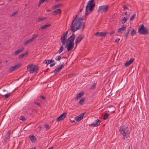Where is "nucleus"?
Masks as SVG:
<instances>
[{
	"label": "nucleus",
	"mask_w": 149,
	"mask_h": 149,
	"mask_svg": "<svg viewBox=\"0 0 149 149\" xmlns=\"http://www.w3.org/2000/svg\"><path fill=\"white\" fill-rule=\"evenodd\" d=\"M77 15L73 17L70 26V30L73 32L81 28L82 31L85 27V23L82 21L83 18L80 17L77 19Z\"/></svg>",
	"instance_id": "1"
},
{
	"label": "nucleus",
	"mask_w": 149,
	"mask_h": 149,
	"mask_svg": "<svg viewBox=\"0 0 149 149\" xmlns=\"http://www.w3.org/2000/svg\"><path fill=\"white\" fill-rule=\"evenodd\" d=\"M95 4L94 0H90L87 3V5L86 6L85 14L88 15L90 14L94 9Z\"/></svg>",
	"instance_id": "2"
},
{
	"label": "nucleus",
	"mask_w": 149,
	"mask_h": 149,
	"mask_svg": "<svg viewBox=\"0 0 149 149\" xmlns=\"http://www.w3.org/2000/svg\"><path fill=\"white\" fill-rule=\"evenodd\" d=\"M119 131L120 133L123 134V139L129 137L130 133L128 132V130L127 127L122 126L120 128Z\"/></svg>",
	"instance_id": "3"
},
{
	"label": "nucleus",
	"mask_w": 149,
	"mask_h": 149,
	"mask_svg": "<svg viewBox=\"0 0 149 149\" xmlns=\"http://www.w3.org/2000/svg\"><path fill=\"white\" fill-rule=\"evenodd\" d=\"M27 69L30 73H33L34 72H37L39 70L38 66L32 64L28 65L27 67Z\"/></svg>",
	"instance_id": "4"
},
{
	"label": "nucleus",
	"mask_w": 149,
	"mask_h": 149,
	"mask_svg": "<svg viewBox=\"0 0 149 149\" xmlns=\"http://www.w3.org/2000/svg\"><path fill=\"white\" fill-rule=\"evenodd\" d=\"M138 32L141 34L147 35L148 33L147 28L144 27L143 24L140 25L138 28Z\"/></svg>",
	"instance_id": "5"
},
{
	"label": "nucleus",
	"mask_w": 149,
	"mask_h": 149,
	"mask_svg": "<svg viewBox=\"0 0 149 149\" xmlns=\"http://www.w3.org/2000/svg\"><path fill=\"white\" fill-rule=\"evenodd\" d=\"M109 7V6L107 5L100 6L97 12L101 13L107 12L108 10Z\"/></svg>",
	"instance_id": "6"
},
{
	"label": "nucleus",
	"mask_w": 149,
	"mask_h": 149,
	"mask_svg": "<svg viewBox=\"0 0 149 149\" xmlns=\"http://www.w3.org/2000/svg\"><path fill=\"white\" fill-rule=\"evenodd\" d=\"M74 45V43L67 42L65 45V47L67 48V51L69 52L72 49Z\"/></svg>",
	"instance_id": "7"
},
{
	"label": "nucleus",
	"mask_w": 149,
	"mask_h": 149,
	"mask_svg": "<svg viewBox=\"0 0 149 149\" xmlns=\"http://www.w3.org/2000/svg\"><path fill=\"white\" fill-rule=\"evenodd\" d=\"M67 114L66 112H64L61 114L56 119L57 122H60L64 120L66 117Z\"/></svg>",
	"instance_id": "8"
},
{
	"label": "nucleus",
	"mask_w": 149,
	"mask_h": 149,
	"mask_svg": "<svg viewBox=\"0 0 149 149\" xmlns=\"http://www.w3.org/2000/svg\"><path fill=\"white\" fill-rule=\"evenodd\" d=\"M84 38V36L83 35H79L76 38L75 40V45L76 47L77 44L80 42L81 40Z\"/></svg>",
	"instance_id": "9"
},
{
	"label": "nucleus",
	"mask_w": 149,
	"mask_h": 149,
	"mask_svg": "<svg viewBox=\"0 0 149 149\" xmlns=\"http://www.w3.org/2000/svg\"><path fill=\"white\" fill-rule=\"evenodd\" d=\"M21 64L20 63H18L15 66H12L9 69V71L10 72H11L16 69H18L21 66Z\"/></svg>",
	"instance_id": "10"
},
{
	"label": "nucleus",
	"mask_w": 149,
	"mask_h": 149,
	"mask_svg": "<svg viewBox=\"0 0 149 149\" xmlns=\"http://www.w3.org/2000/svg\"><path fill=\"white\" fill-rule=\"evenodd\" d=\"M75 36V35L74 33L72 34V35L68 38V42L74 43V40Z\"/></svg>",
	"instance_id": "11"
},
{
	"label": "nucleus",
	"mask_w": 149,
	"mask_h": 149,
	"mask_svg": "<svg viewBox=\"0 0 149 149\" xmlns=\"http://www.w3.org/2000/svg\"><path fill=\"white\" fill-rule=\"evenodd\" d=\"M107 33H108L107 32H97L95 33V35L96 36L104 37Z\"/></svg>",
	"instance_id": "12"
},
{
	"label": "nucleus",
	"mask_w": 149,
	"mask_h": 149,
	"mask_svg": "<svg viewBox=\"0 0 149 149\" xmlns=\"http://www.w3.org/2000/svg\"><path fill=\"white\" fill-rule=\"evenodd\" d=\"M64 66V63L63 62L61 66L58 68H56L54 71L55 74H56L57 72H60Z\"/></svg>",
	"instance_id": "13"
},
{
	"label": "nucleus",
	"mask_w": 149,
	"mask_h": 149,
	"mask_svg": "<svg viewBox=\"0 0 149 149\" xmlns=\"http://www.w3.org/2000/svg\"><path fill=\"white\" fill-rule=\"evenodd\" d=\"M85 112L82 113L81 114L79 115L75 118V120L77 122L81 120L83 118L85 114Z\"/></svg>",
	"instance_id": "14"
},
{
	"label": "nucleus",
	"mask_w": 149,
	"mask_h": 149,
	"mask_svg": "<svg viewBox=\"0 0 149 149\" xmlns=\"http://www.w3.org/2000/svg\"><path fill=\"white\" fill-rule=\"evenodd\" d=\"M134 58H130L128 61L126 62L124 65L125 66L127 67L129 66L134 61Z\"/></svg>",
	"instance_id": "15"
},
{
	"label": "nucleus",
	"mask_w": 149,
	"mask_h": 149,
	"mask_svg": "<svg viewBox=\"0 0 149 149\" xmlns=\"http://www.w3.org/2000/svg\"><path fill=\"white\" fill-rule=\"evenodd\" d=\"M126 28V26L125 25H122L121 28L119 29L118 31V32L119 33L121 34L122 33H123L122 31H125V30Z\"/></svg>",
	"instance_id": "16"
},
{
	"label": "nucleus",
	"mask_w": 149,
	"mask_h": 149,
	"mask_svg": "<svg viewBox=\"0 0 149 149\" xmlns=\"http://www.w3.org/2000/svg\"><path fill=\"white\" fill-rule=\"evenodd\" d=\"M101 122V121L99 119H97L95 120L94 123H92L91 125L95 127L97 126L100 125V123Z\"/></svg>",
	"instance_id": "17"
},
{
	"label": "nucleus",
	"mask_w": 149,
	"mask_h": 149,
	"mask_svg": "<svg viewBox=\"0 0 149 149\" xmlns=\"http://www.w3.org/2000/svg\"><path fill=\"white\" fill-rule=\"evenodd\" d=\"M24 49V48L22 47L20 49L17 50L13 54L15 55H16L18 54L21 52Z\"/></svg>",
	"instance_id": "18"
},
{
	"label": "nucleus",
	"mask_w": 149,
	"mask_h": 149,
	"mask_svg": "<svg viewBox=\"0 0 149 149\" xmlns=\"http://www.w3.org/2000/svg\"><path fill=\"white\" fill-rule=\"evenodd\" d=\"M84 93L83 91H81L79 93L77 96L75 98V100H78L79 98L81 97L84 94Z\"/></svg>",
	"instance_id": "19"
},
{
	"label": "nucleus",
	"mask_w": 149,
	"mask_h": 149,
	"mask_svg": "<svg viewBox=\"0 0 149 149\" xmlns=\"http://www.w3.org/2000/svg\"><path fill=\"white\" fill-rule=\"evenodd\" d=\"M51 25V24H46L45 25L40 27V29L43 30L44 29H45L46 28L49 27Z\"/></svg>",
	"instance_id": "20"
},
{
	"label": "nucleus",
	"mask_w": 149,
	"mask_h": 149,
	"mask_svg": "<svg viewBox=\"0 0 149 149\" xmlns=\"http://www.w3.org/2000/svg\"><path fill=\"white\" fill-rule=\"evenodd\" d=\"M55 14H53L54 15H56L58 14H61V9H57L56 10L53 12Z\"/></svg>",
	"instance_id": "21"
},
{
	"label": "nucleus",
	"mask_w": 149,
	"mask_h": 149,
	"mask_svg": "<svg viewBox=\"0 0 149 149\" xmlns=\"http://www.w3.org/2000/svg\"><path fill=\"white\" fill-rule=\"evenodd\" d=\"M68 34V31L65 32L63 35V36H62L61 39H67V37Z\"/></svg>",
	"instance_id": "22"
},
{
	"label": "nucleus",
	"mask_w": 149,
	"mask_h": 149,
	"mask_svg": "<svg viewBox=\"0 0 149 149\" xmlns=\"http://www.w3.org/2000/svg\"><path fill=\"white\" fill-rule=\"evenodd\" d=\"M28 54V52H26L24 54H22L20 55H19L18 56V58L19 59H21L24 57L26 56Z\"/></svg>",
	"instance_id": "23"
},
{
	"label": "nucleus",
	"mask_w": 149,
	"mask_h": 149,
	"mask_svg": "<svg viewBox=\"0 0 149 149\" xmlns=\"http://www.w3.org/2000/svg\"><path fill=\"white\" fill-rule=\"evenodd\" d=\"M29 138L31 139V141L32 142H35L36 140V137L33 135H32L31 136H29Z\"/></svg>",
	"instance_id": "24"
},
{
	"label": "nucleus",
	"mask_w": 149,
	"mask_h": 149,
	"mask_svg": "<svg viewBox=\"0 0 149 149\" xmlns=\"http://www.w3.org/2000/svg\"><path fill=\"white\" fill-rule=\"evenodd\" d=\"M32 39H30L27 40L26 41H25L24 42V45H26L27 44L31 42L32 41H33Z\"/></svg>",
	"instance_id": "25"
},
{
	"label": "nucleus",
	"mask_w": 149,
	"mask_h": 149,
	"mask_svg": "<svg viewBox=\"0 0 149 149\" xmlns=\"http://www.w3.org/2000/svg\"><path fill=\"white\" fill-rule=\"evenodd\" d=\"M63 4H57L56 5L53 6L52 7L53 9H54L57 8H59L60 6H62Z\"/></svg>",
	"instance_id": "26"
},
{
	"label": "nucleus",
	"mask_w": 149,
	"mask_h": 149,
	"mask_svg": "<svg viewBox=\"0 0 149 149\" xmlns=\"http://www.w3.org/2000/svg\"><path fill=\"white\" fill-rule=\"evenodd\" d=\"M85 99L84 97H82L79 102V104L81 105H82L83 103L84 102Z\"/></svg>",
	"instance_id": "27"
},
{
	"label": "nucleus",
	"mask_w": 149,
	"mask_h": 149,
	"mask_svg": "<svg viewBox=\"0 0 149 149\" xmlns=\"http://www.w3.org/2000/svg\"><path fill=\"white\" fill-rule=\"evenodd\" d=\"M109 116V114L107 113H105L103 117V118L104 120H106L107 119Z\"/></svg>",
	"instance_id": "28"
},
{
	"label": "nucleus",
	"mask_w": 149,
	"mask_h": 149,
	"mask_svg": "<svg viewBox=\"0 0 149 149\" xmlns=\"http://www.w3.org/2000/svg\"><path fill=\"white\" fill-rule=\"evenodd\" d=\"M128 18H126L125 17H123L122 18V23L124 24L127 20Z\"/></svg>",
	"instance_id": "29"
},
{
	"label": "nucleus",
	"mask_w": 149,
	"mask_h": 149,
	"mask_svg": "<svg viewBox=\"0 0 149 149\" xmlns=\"http://www.w3.org/2000/svg\"><path fill=\"white\" fill-rule=\"evenodd\" d=\"M61 42L62 43V45H65L67 39H61Z\"/></svg>",
	"instance_id": "30"
},
{
	"label": "nucleus",
	"mask_w": 149,
	"mask_h": 149,
	"mask_svg": "<svg viewBox=\"0 0 149 149\" xmlns=\"http://www.w3.org/2000/svg\"><path fill=\"white\" fill-rule=\"evenodd\" d=\"M130 29H128L127 30V32L125 33V37L126 38H127L128 34L129 33L130 31Z\"/></svg>",
	"instance_id": "31"
},
{
	"label": "nucleus",
	"mask_w": 149,
	"mask_h": 149,
	"mask_svg": "<svg viewBox=\"0 0 149 149\" xmlns=\"http://www.w3.org/2000/svg\"><path fill=\"white\" fill-rule=\"evenodd\" d=\"M64 48L63 45H61L59 49L58 50V52L59 53H61L63 50Z\"/></svg>",
	"instance_id": "32"
},
{
	"label": "nucleus",
	"mask_w": 149,
	"mask_h": 149,
	"mask_svg": "<svg viewBox=\"0 0 149 149\" xmlns=\"http://www.w3.org/2000/svg\"><path fill=\"white\" fill-rule=\"evenodd\" d=\"M135 16L136 14L135 13L134 14L130 17V20L131 21L133 20L135 18Z\"/></svg>",
	"instance_id": "33"
},
{
	"label": "nucleus",
	"mask_w": 149,
	"mask_h": 149,
	"mask_svg": "<svg viewBox=\"0 0 149 149\" xmlns=\"http://www.w3.org/2000/svg\"><path fill=\"white\" fill-rule=\"evenodd\" d=\"M132 30L131 31V35L134 36L136 34V31L133 29H132Z\"/></svg>",
	"instance_id": "34"
},
{
	"label": "nucleus",
	"mask_w": 149,
	"mask_h": 149,
	"mask_svg": "<svg viewBox=\"0 0 149 149\" xmlns=\"http://www.w3.org/2000/svg\"><path fill=\"white\" fill-rule=\"evenodd\" d=\"M38 36V35L35 34H33L32 35L31 39H32V40H33L35 38H37V37Z\"/></svg>",
	"instance_id": "35"
},
{
	"label": "nucleus",
	"mask_w": 149,
	"mask_h": 149,
	"mask_svg": "<svg viewBox=\"0 0 149 149\" xmlns=\"http://www.w3.org/2000/svg\"><path fill=\"white\" fill-rule=\"evenodd\" d=\"M46 19L45 17H42V18H38V22H40L41 21L43 20H45Z\"/></svg>",
	"instance_id": "36"
},
{
	"label": "nucleus",
	"mask_w": 149,
	"mask_h": 149,
	"mask_svg": "<svg viewBox=\"0 0 149 149\" xmlns=\"http://www.w3.org/2000/svg\"><path fill=\"white\" fill-rule=\"evenodd\" d=\"M62 58H65V59L63 61V62H64V64H67V63H68V59H67V58L66 57H62Z\"/></svg>",
	"instance_id": "37"
},
{
	"label": "nucleus",
	"mask_w": 149,
	"mask_h": 149,
	"mask_svg": "<svg viewBox=\"0 0 149 149\" xmlns=\"http://www.w3.org/2000/svg\"><path fill=\"white\" fill-rule=\"evenodd\" d=\"M49 0H40V4H42L44 2H47Z\"/></svg>",
	"instance_id": "38"
},
{
	"label": "nucleus",
	"mask_w": 149,
	"mask_h": 149,
	"mask_svg": "<svg viewBox=\"0 0 149 149\" xmlns=\"http://www.w3.org/2000/svg\"><path fill=\"white\" fill-rule=\"evenodd\" d=\"M18 13V12L17 11H15V12L12 13L10 15V17H13V16H14V15H16Z\"/></svg>",
	"instance_id": "39"
},
{
	"label": "nucleus",
	"mask_w": 149,
	"mask_h": 149,
	"mask_svg": "<svg viewBox=\"0 0 149 149\" xmlns=\"http://www.w3.org/2000/svg\"><path fill=\"white\" fill-rule=\"evenodd\" d=\"M47 61H48L47 64H50L51 63L53 62L54 61V60L52 59H51L49 60H48Z\"/></svg>",
	"instance_id": "40"
},
{
	"label": "nucleus",
	"mask_w": 149,
	"mask_h": 149,
	"mask_svg": "<svg viewBox=\"0 0 149 149\" xmlns=\"http://www.w3.org/2000/svg\"><path fill=\"white\" fill-rule=\"evenodd\" d=\"M109 111L111 112V113H114L115 112V109L114 107H113L112 108L110 109H109Z\"/></svg>",
	"instance_id": "41"
},
{
	"label": "nucleus",
	"mask_w": 149,
	"mask_h": 149,
	"mask_svg": "<svg viewBox=\"0 0 149 149\" xmlns=\"http://www.w3.org/2000/svg\"><path fill=\"white\" fill-rule=\"evenodd\" d=\"M96 86V84L95 83H94L91 86V89H93L95 88Z\"/></svg>",
	"instance_id": "42"
},
{
	"label": "nucleus",
	"mask_w": 149,
	"mask_h": 149,
	"mask_svg": "<svg viewBox=\"0 0 149 149\" xmlns=\"http://www.w3.org/2000/svg\"><path fill=\"white\" fill-rule=\"evenodd\" d=\"M20 119L22 120L23 121H24L26 120L25 118L22 116H21L20 117Z\"/></svg>",
	"instance_id": "43"
},
{
	"label": "nucleus",
	"mask_w": 149,
	"mask_h": 149,
	"mask_svg": "<svg viewBox=\"0 0 149 149\" xmlns=\"http://www.w3.org/2000/svg\"><path fill=\"white\" fill-rule=\"evenodd\" d=\"M61 55L58 56L57 57V58H56V60H57L58 61H59L61 59Z\"/></svg>",
	"instance_id": "44"
},
{
	"label": "nucleus",
	"mask_w": 149,
	"mask_h": 149,
	"mask_svg": "<svg viewBox=\"0 0 149 149\" xmlns=\"http://www.w3.org/2000/svg\"><path fill=\"white\" fill-rule=\"evenodd\" d=\"M45 128L47 129V130H48L50 127V126H49V125H47V124H45Z\"/></svg>",
	"instance_id": "45"
},
{
	"label": "nucleus",
	"mask_w": 149,
	"mask_h": 149,
	"mask_svg": "<svg viewBox=\"0 0 149 149\" xmlns=\"http://www.w3.org/2000/svg\"><path fill=\"white\" fill-rule=\"evenodd\" d=\"M11 94H6L4 96L6 97V98H8L10 95Z\"/></svg>",
	"instance_id": "46"
},
{
	"label": "nucleus",
	"mask_w": 149,
	"mask_h": 149,
	"mask_svg": "<svg viewBox=\"0 0 149 149\" xmlns=\"http://www.w3.org/2000/svg\"><path fill=\"white\" fill-rule=\"evenodd\" d=\"M11 132V130H9L8 132L7 135L8 136H10V133Z\"/></svg>",
	"instance_id": "47"
},
{
	"label": "nucleus",
	"mask_w": 149,
	"mask_h": 149,
	"mask_svg": "<svg viewBox=\"0 0 149 149\" xmlns=\"http://www.w3.org/2000/svg\"><path fill=\"white\" fill-rule=\"evenodd\" d=\"M35 104H37V105L38 106H40L41 105L40 104V103L37 102H35Z\"/></svg>",
	"instance_id": "48"
},
{
	"label": "nucleus",
	"mask_w": 149,
	"mask_h": 149,
	"mask_svg": "<svg viewBox=\"0 0 149 149\" xmlns=\"http://www.w3.org/2000/svg\"><path fill=\"white\" fill-rule=\"evenodd\" d=\"M40 97L43 100H45L46 99L45 97L42 95H41L40 96Z\"/></svg>",
	"instance_id": "49"
},
{
	"label": "nucleus",
	"mask_w": 149,
	"mask_h": 149,
	"mask_svg": "<svg viewBox=\"0 0 149 149\" xmlns=\"http://www.w3.org/2000/svg\"><path fill=\"white\" fill-rule=\"evenodd\" d=\"M47 60H44V62L43 63H45L47 64Z\"/></svg>",
	"instance_id": "50"
},
{
	"label": "nucleus",
	"mask_w": 149,
	"mask_h": 149,
	"mask_svg": "<svg viewBox=\"0 0 149 149\" xmlns=\"http://www.w3.org/2000/svg\"><path fill=\"white\" fill-rule=\"evenodd\" d=\"M124 10H125L126 9H128V7L126 6H124Z\"/></svg>",
	"instance_id": "51"
},
{
	"label": "nucleus",
	"mask_w": 149,
	"mask_h": 149,
	"mask_svg": "<svg viewBox=\"0 0 149 149\" xmlns=\"http://www.w3.org/2000/svg\"><path fill=\"white\" fill-rule=\"evenodd\" d=\"M55 63H52V64H51L50 65V67H52V66H54V65H55Z\"/></svg>",
	"instance_id": "52"
},
{
	"label": "nucleus",
	"mask_w": 149,
	"mask_h": 149,
	"mask_svg": "<svg viewBox=\"0 0 149 149\" xmlns=\"http://www.w3.org/2000/svg\"><path fill=\"white\" fill-rule=\"evenodd\" d=\"M82 5L83 8H81L80 9V11H79L80 12H81L82 11V10H83V8L84 7V4H83V5L82 4Z\"/></svg>",
	"instance_id": "53"
},
{
	"label": "nucleus",
	"mask_w": 149,
	"mask_h": 149,
	"mask_svg": "<svg viewBox=\"0 0 149 149\" xmlns=\"http://www.w3.org/2000/svg\"><path fill=\"white\" fill-rule=\"evenodd\" d=\"M120 40L119 38H117L116 40L115 41V42H118Z\"/></svg>",
	"instance_id": "54"
},
{
	"label": "nucleus",
	"mask_w": 149,
	"mask_h": 149,
	"mask_svg": "<svg viewBox=\"0 0 149 149\" xmlns=\"http://www.w3.org/2000/svg\"><path fill=\"white\" fill-rule=\"evenodd\" d=\"M9 137L10 136H6L5 138V139L6 140H7L9 138Z\"/></svg>",
	"instance_id": "55"
},
{
	"label": "nucleus",
	"mask_w": 149,
	"mask_h": 149,
	"mask_svg": "<svg viewBox=\"0 0 149 149\" xmlns=\"http://www.w3.org/2000/svg\"><path fill=\"white\" fill-rule=\"evenodd\" d=\"M115 33V31H111L110 32V35H111V34L114 33Z\"/></svg>",
	"instance_id": "56"
},
{
	"label": "nucleus",
	"mask_w": 149,
	"mask_h": 149,
	"mask_svg": "<svg viewBox=\"0 0 149 149\" xmlns=\"http://www.w3.org/2000/svg\"><path fill=\"white\" fill-rule=\"evenodd\" d=\"M128 149H132L131 145H130L129 146Z\"/></svg>",
	"instance_id": "57"
},
{
	"label": "nucleus",
	"mask_w": 149,
	"mask_h": 149,
	"mask_svg": "<svg viewBox=\"0 0 149 149\" xmlns=\"http://www.w3.org/2000/svg\"><path fill=\"white\" fill-rule=\"evenodd\" d=\"M47 12H50L51 11V10L49 9H48L47 10Z\"/></svg>",
	"instance_id": "58"
},
{
	"label": "nucleus",
	"mask_w": 149,
	"mask_h": 149,
	"mask_svg": "<svg viewBox=\"0 0 149 149\" xmlns=\"http://www.w3.org/2000/svg\"><path fill=\"white\" fill-rule=\"evenodd\" d=\"M54 148L53 147H52L50 148H49L48 149H53Z\"/></svg>",
	"instance_id": "59"
},
{
	"label": "nucleus",
	"mask_w": 149,
	"mask_h": 149,
	"mask_svg": "<svg viewBox=\"0 0 149 149\" xmlns=\"http://www.w3.org/2000/svg\"><path fill=\"white\" fill-rule=\"evenodd\" d=\"M42 127L40 125L39 126L38 128H41Z\"/></svg>",
	"instance_id": "60"
},
{
	"label": "nucleus",
	"mask_w": 149,
	"mask_h": 149,
	"mask_svg": "<svg viewBox=\"0 0 149 149\" xmlns=\"http://www.w3.org/2000/svg\"><path fill=\"white\" fill-rule=\"evenodd\" d=\"M127 12H126L124 14L125 15H127Z\"/></svg>",
	"instance_id": "61"
},
{
	"label": "nucleus",
	"mask_w": 149,
	"mask_h": 149,
	"mask_svg": "<svg viewBox=\"0 0 149 149\" xmlns=\"http://www.w3.org/2000/svg\"><path fill=\"white\" fill-rule=\"evenodd\" d=\"M40 4V1H39V4L38 5V6H40V4Z\"/></svg>",
	"instance_id": "62"
},
{
	"label": "nucleus",
	"mask_w": 149,
	"mask_h": 149,
	"mask_svg": "<svg viewBox=\"0 0 149 149\" xmlns=\"http://www.w3.org/2000/svg\"><path fill=\"white\" fill-rule=\"evenodd\" d=\"M30 149H36V148H30Z\"/></svg>",
	"instance_id": "63"
},
{
	"label": "nucleus",
	"mask_w": 149,
	"mask_h": 149,
	"mask_svg": "<svg viewBox=\"0 0 149 149\" xmlns=\"http://www.w3.org/2000/svg\"><path fill=\"white\" fill-rule=\"evenodd\" d=\"M6 63H7V61L6 60Z\"/></svg>",
	"instance_id": "64"
}]
</instances>
